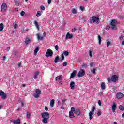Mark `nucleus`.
I'll return each mask as SVG.
<instances>
[{"label":"nucleus","instance_id":"obj_33","mask_svg":"<svg viewBox=\"0 0 124 124\" xmlns=\"http://www.w3.org/2000/svg\"><path fill=\"white\" fill-rule=\"evenodd\" d=\"M95 70H96L95 68L91 69V72L93 74H95Z\"/></svg>","mask_w":124,"mask_h":124},{"label":"nucleus","instance_id":"obj_11","mask_svg":"<svg viewBox=\"0 0 124 124\" xmlns=\"http://www.w3.org/2000/svg\"><path fill=\"white\" fill-rule=\"evenodd\" d=\"M73 37V34L69 33V32H68L66 35L65 39H71Z\"/></svg>","mask_w":124,"mask_h":124},{"label":"nucleus","instance_id":"obj_52","mask_svg":"<svg viewBox=\"0 0 124 124\" xmlns=\"http://www.w3.org/2000/svg\"><path fill=\"white\" fill-rule=\"evenodd\" d=\"M47 3L48 4H50V3H52V0H47Z\"/></svg>","mask_w":124,"mask_h":124},{"label":"nucleus","instance_id":"obj_15","mask_svg":"<svg viewBox=\"0 0 124 124\" xmlns=\"http://www.w3.org/2000/svg\"><path fill=\"white\" fill-rule=\"evenodd\" d=\"M62 76L60 75L59 76L56 77V81L57 82H60V81H62Z\"/></svg>","mask_w":124,"mask_h":124},{"label":"nucleus","instance_id":"obj_7","mask_svg":"<svg viewBox=\"0 0 124 124\" xmlns=\"http://www.w3.org/2000/svg\"><path fill=\"white\" fill-rule=\"evenodd\" d=\"M0 96H1L2 99H5L7 95L2 90H0Z\"/></svg>","mask_w":124,"mask_h":124},{"label":"nucleus","instance_id":"obj_25","mask_svg":"<svg viewBox=\"0 0 124 124\" xmlns=\"http://www.w3.org/2000/svg\"><path fill=\"white\" fill-rule=\"evenodd\" d=\"M89 116L90 120H93V112L90 111L89 113Z\"/></svg>","mask_w":124,"mask_h":124},{"label":"nucleus","instance_id":"obj_27","mask_svg":"<svg viewBox=\"0 0 124 124\" xmlns=\"http://www.w3.org/2000/svg\"><path fill=\"white\" fill-rule=\"evenodd\" d=\"M116 109H117V106L116 103H114L112 107V110H116Z\"/></svg>","mask_w":124,"mask_h":124},{"label":"nucleus","instance_id":"obj_19","mask_svg":"<svg viewBox=\"0 0 124 124\" xmlns=\"http://www.w3.org/2000/svg\"><path fill=\"white\" fill-rule=\"evenodd\" d=\"M21 123L20 119L15 120L14 121V124H20Z\"/></svg>","mask_w":124,"mask_h":124},{"label":"nucleus","instance_id":"obj_56","mask_svg":"<svg viewBox=\"0 0 124 124\" xmlns=\"http://www.w3.org/2000/svg\"><path fill=\"white\" fill-rule=\"evenodd\" d=\"M98 105H99V106H101V101H100V100H99L98 101Z\"/></svg>","mask_w":124,"mask_h":124},{"label":"nucleus","instance_id":"obj_50","mask_svg":"<svg viewBox=\"0 0 124 124\" xmlns=\"http://www.w3.org/2000/svg\"><path fill=\"white\" fill-rule=\"evenodd\" d=\"M67 65V62H64L63 63V66H66Z\"/></svg>","mask_w":124,"mask_h":124},{"label":"nucleus","instance_id":"obj_32","mask_svg":"<svg viewBox=\"0 0 124 124\" xmlns=\"http://www.w3.org/2000/svg\"><path fill=\"white\" fill-rule=\"evenodd\" d=\"M72 13H73V14H76V13H77V11H76V9H75V8H73L72 9Z\"/></svg>","mask_w":124,"mask_h":124},{"label":"nucleus","instance_id":"obj_42","mask_svg":"<svg viewBox=\"0 0 124 124\" xmlns=\"http://www.w3.org/2000/svg\"><path fill=\"white\" fill-rule=\"evenodd\" d=\"M101 115V111L100 110H98L97 113V116H99Z\"/></svg>","mask_w":124,"mask_h":124},{"label":"nucleus","instance_id":"obj_48","mask_svg":"<svg viewBox=\"0 0 124 124\" xmlns=\"http://www.w3.org/2000/svg\"><path fill=\"white\" fill-rule=\"evenodd\" d=\"M61 61H63V60H64V56L63 55V54H62L61 55Z\"/></svg>","mask_w":124,"mask_h":124},{"label":"nucleus","instance_id":"obj_59","mask_svg":"<svg viewBox=\"0 0 124 124\" xmlns=\"http://www.w3.org/2000/svg\"><path fill=\"white\" fill-rule=\"evenodd\" d=\"M21 106L22 107H24V106H25V104H24V103L22 102H21Z\"/></svg>","mask_w":124,"mask_h":124},{"label":"nucleus","instance_id":"obj_58","mask_svg":"<svg viewBox=\"0 0 124 124\" xmlns=\"http://www.w3.org/2000/svg\"><path fill=\"white\" fill-rule=\"evenodd\" d=\"M80 10H81L82 11H83V10H84V7H83V6H80Z\"/></svg>","mask_w":124,"mask_h":124},{"label":"nucleus","instance_id":"obj_8","mask_svg":"<svg viewBox=\"0 0 124 124\" xmlns=\"http://www.w3.org/2000/svg\"><path fill=\"white\" fill-rule=\"evenodd\" d=\"M52 56H53V51L52 50L48 49L46 53V57L49 58V57H52Z\"/></svg>","mask_w":124,"mask_h":124},{"label":"nucleus","instance_id":"obj_44","mask_svg":"<svg viewBox=\"0 0 124 124\" xmlns=\"http://www.w3.org/2000/svg\"><path fill=\"white\" fill-rule=\"evenodd\" d=\"M13 55H14V56L17 55V51L16 50H14L13 51V53H12Z\"/></svg>","mask_w":124,"mask_h":124},{"label":"nucleus","instance_id":"obj_31","mask_svg":"<svg viewBox=\"0 0 124 124\" xmlns=\"http://www.w3.org/2000/svg\"><path fill=\"white\" fill-rule=\"evenodd\" d=\"M87 66H88V65H87V64L84 63L82 64L81 68H84V69H86V68H87Z\"/></svg>","mask_w":124,"mask_h":124},{"label":"nucleus","instance_id":"obj_23","mask_svg":"<svg viewBox=\"0 0 124 124\" xmlns=\"http://www.w3.org/2000/svg\"><path fill=\"white\" fill-rule=\"evenodd\" d=\"M38 51H39V48L37 47L34 51V55H35V56H36V54H37V52H38Z\"/></svg>","mask_w":124,"mask_h":124},{"label":"nucleus","instance_id":"obj_36","mask_svg":"<svg viewBox=\"0 0 124 124\" xmlns=\"http://www.w3.org/2000/svg\"><path fill=\"white\" fill-rule=\"evenodd\" d=\"M111 45V42L109 41H107V47H109Z\"/></svg>","mask_w":124,"mask_h":124},{"label":"nucleus","instance_id":"obj_41","mask_svg":"<svg viewBox=\"0 0 124 124\" xmlns=\"http://www.w3.org/2000/svg\"><path fill=\"white\" fill-rule=\"evenodd\" d=\"M92 53H93V51H92V50H89V56L90 57H91V58L93 57V55L92 54Z\"/></svg>","mask_w":124,"mask_h":124},{"label":"nucleus","instance_id":"obj_21","mask_svg":"<svg viewBox=\"0 0 124 124\" xmlns=\"http://www.w3.org/2000/svg\"><path fill=\"white\" fill-rule=\"evenodd\" d=\"M3 29H4V26L3 25V24H0V31H3Z\"/></svg>","mask_w":124,"mask_h":124},{"label":"nucleus","instance_id":"obj_54","mask_svg":"<svg viewBox=\"0 0 124 124\" xmlns=\"http://www.w3.org/2000/svg\"><path fill=\"white\" fill-rule=\"evenodd\" d=\"M66 101V99L62 100V104H63L64 103H65Z\"/></svg>","mask_w":124,"mask_h":124},{"label":"nucleus","instance_id":"obj_20","mask_svg":"<svg viewBox=\"0 0 124 124\" xmlns=\"http://www.w3.org/2000/svg\"><path fill=\"white\" fill-rule=\"evenodd\" d=\"M54 104H55V100L54 99L51 100L50 102V105L51 107H54Z\"/></svg>","mask_w":124,"mask_h":124},{"label":"nucleus","instance_id":"obj_43","mask_svg":"<svg viewBox=\"0 0 124 124\" xmlns=\"http://www.w3.org/2000/svg\"><path fill=\"white\" fill-rule=\"evenodd\" d=\"M95 63L94 62H91L90 64V67H93V66H94V65H95Z\"/></svg>","mask_w":124,"mask_h":124},{"label":"nucleus","instance_id":"obj_17","mask_svg":"<svg viewBox=\"0 0 124 124\" xmlns=\"http://www.w3.org/2000/svg\"><path fill=\"white\" fill-rule=\"evenodd\" d=\"M38 75H39V72L38 71L35 72L34 74V78L35 79H37V77H38Z\"/></svg>","mask_w":124,"mask_h":124},{"label":"nucleus","instance_id":"obj_64","mask_svg":"<svg viewBox=\"0 0 124 124\" xmlns=\"http://www.w3.org/2000/svg\"><path fill=\"white\" fill-rule=\"evenodd\" d=\"M122 118H124V112L123 113V114L122 115Z\"/></svg>","mask_w":124,"mask_h":124},{"label":"nucleus","instance_id":"obj_6","mask_svg":"<svg viewBox=\"0 0 124 124\" xmlns=\"http://www.w3.org/2000/svg\"><path fill=\"white\" fill-rule=\"evenodd\" d=\"M35 92L36 94H34L33 96L35 98H38V97H39V94L41 93V91L40 90L37 89H36Z\"/></svg>","mask_w":124,"mask_h":124},{"label":"nucleus","instance_id":"obj_63","mask_svg":"<svg viewBox=\"0 0 124 124\" xmlns=\"http://www.w3.org/2000/svg\"><path fill=\"white\" fill-rule=\"evenodd\" d=\"M122 45H124V41H122Z\"/></svg>","mask_w":124,"mask_h":124},{"label":"nucleus","instance_id":"obj_46","mask_svg":"<svg viewBox=\"0 0 124 124\" xmlns=\"http://www.w3.org/2000/svg\"><path fill=\"white\" fill-rule=\"evenodd\" d=\"M55 50H56V51H59V46L56 45V46H55Z\"/></svg>","mask_w":124,"mask_h":124},{"label":"nucleus","instance_id":"obj_26","mask_svg":"<svg viewBox=\"0 0 124 124\" xmlns=\"http://www.w3.org/2000/svg\"><path fill=\"white\" fill-rule=\"evenodd\" d=\"M105 83L102 82L101 84V89H102V90H105Z\"/></svg>","mask_w":124,"mask_h":124},{"label":"nucleus","instance_id":"obj_2","mask_svg":"<svg viewBox=\"0 0 124 124\" xmlns=\"http://www.w3.org/2000/svg\"><path fill=\"white\" fill-rule=\"evenodd\" d=\"M118 79H119V77L116 75H113L111 76V78H108V83H111V82L116 83L118 81Z\"/></svg>","mask_w":124,"mask_h":124},{"label":"nucleus","instance_id":"obj_38","mask_svg":"<svg viewBox=\"0 0 124 124\" xmlns=\"http://www.w3.org/2000/svg\"><path fill=\"white\" fill-rule=\"evenodd\" d=\"M119 109L121 110V111H124V108L123 106L120 105L119 106Z\"/></svg>","mask_w":124,"mask_h":124},{"label":"nucleus","instance_id":"obj_4","mask_svg":"<svg viewBox=\"0 0 124 124\" xmlns=\"http://www.w3.org/2000/svg\"><path fill=\"white\" fill-rule=\"evenodd\" d=\"M85 70L80 69L78 74V78L83 77V76H85Z\"/></svg>","mask_w":124,"mask_h":124},{"label":"nucleus","instance_id":"obj_22","mask_svg":"<svg viewBox=\"0 0 124 124\" xmlns=\"http://www.w3.org/2000/svg\"><path fill=\"white\" fill-rule=\"evenodd\" d=\"M75 77V71H74L71 74V76L70 77V79H72V78H74V77Z\"/></svg>","mask_w":124,"mask_h":124},{"label":"nucleus","instance_id":"obj_24","mask_svg":"<svg viewBox=\"0 0 124 124\" xmlns=\"http://www.w3.org/2000/svg\"><path fill=\"white\" fill-rule=\"evenodd\" d=\"M60 60V57L59 56H57L54 60V62L55 63H58V61Z\"/></svg>","mask_w":124,"mask_h":124},{"label":"nucleus","instance_id":"obj_39","mask_svg":"<svg viewBox=\"0 0 124 124\" xmlns=\"http://www.w3.org/2000/svg\"><path fill=\"white\" fill-rule=\"evenodd\" d=\"M95 110V107L93 106V107H92V111L90 112H92V113H93V112H94Z\"/></svg>","mask_w":124,"mask_h":124},{"label":"nucleus","instance_id":"obj_37","mask_svg":"<svg viewBox=\"0 0 124 124\" xmlns=\"http://www.w3.org/2000/svg\"><path fill=\"white\" fill-rule=\"evenodd\" d=\"M27 119H31V113L27 112Z\"/></svg>","mask_w":124,"mask_h":124},{"label":"nucleus","instance_id":"obj_16","mask_svg":"<svg viewBox=\"0 0 124 124\" xmlns=\"http://www.w3.org/2000/svg\"><path fill=\"white\" fill-rule=\"evenodd\" d=\"M69 118L70 119H72V118H74V113L72 111H70L69 112Z\"/></svg>","mask_w":124,"mask_h":124},{"label":"nucleus","instance_id":"obj_60","mask_svg":"<svg viewBox=\"0 0 124 124\" xmlns=\"http://www.w3.org/2000/svg\"><path fill=\"white\" fill-rule=\"evenodd\" d=\"M15 10L16 11H19V8H16L15 9Z\"/></svg>","mask_w":124,"mask_h":124},{"label":"nucleus","instance_id":"obj_1","mask_svg":"<svg viewBox=\"0 0 124 124\" xmlns=\"http://www.w3.org/2000/svg\"><path fill=\"white\" fill-rule=\"evenodd\" d=\"M41 116L42 118V123L43 124H48V120L50 119V113L47 112H45L41 113Z\"/></svg>","mask_w":124,"mask_h":124},{"label":"nucleus","instance_id":"obj_13","mask_svg":"<svg viewBox=\"0 0 124 124\" xmlns=\"http://www.w3.org/2000/svg\"><path fill=\"white\" fill-rule=\"evenodd\" d=\"M70 86L72 90H74L75 88V82H74V81H71L70 84Z\"/></svg>","mask_w":124,"mask_h":124},{"label":"nucleus","instance_id":"obj_3","mask_svg":"<svg viewBox=\"0 0 124 124\" xmlns=\"http://www.w3.org/2000/svg\"><path fill=\"white\" fill-rule=\"evenodd\" d=\"M116 24H117V20L113 19L111 20L110 25L111 26L112 30H116L117 26H116Z\"/></svg>","mask_w":124,"mask_h":124},{"label":"nucleus","instance_id":"obj_5","mask_svg":"<svg viewBox=\"0 0 124 124\" xmlns=\"http://www.w3.org/2000/svg\"><path fill=\"white\" fill-rule=\"evenodd\" d=\"M92 20L93 23H95V24H99V18L95 17V16H93L92 17Z\"/></svg>","mask_w":124,"mask_h":124},{"label":"nucleus","instance_id":"obj_35","mask_svg":"<svg viewBox=\"0 0 124 124\" xmlns=\"http://www.w3.org/2000/svg\"><path fill=\"white\" fill-rule=\"evenodd\" d=\"M63 54L64 56H67L68 55H69V52H68L67 51H64Z\"/></svg>","mask_w":124,"mask_h":124},{"label":"nucleus","instance_id":"obj_47","mask_svg":"<svg viewBox=\"0 0 124 124\" xmlns=\"http://www.w3.org/2000/svg\"><path fill=\"white\" fill-rule=\"evenodd\" d=\"M40 8L42 10H45V7L43 5H41Z\"/></svg>","mask_w":124,"mask_h":124},{"label":"nucleus","instance_id":"obj_45","mask_svg":"<svg viewBox=\"0 0 124 124\" xmlns=\"http://www.w3.org/2000/svg\"><path fill=\"white\" fill-rule=\"evenodd\" d=\"M71 111H72L73 112H75V108H74V107H72L71 108Z\"/></svg>","mask_w":124,"mask_h":124},{"label":"nucleus","instance_id":"obj_51","mask_svg":"<svg viewBox=\"0 0 124 124\" xmlns=\"http://www.w3.org/2000/svg\"><path fill=\"white\" fill-rule=\"evenodd\" d=\"M111 27H110V26H107L106 27V30H107L108 31H109V30H110V28Z\"/></svg>","mask_w":124,"mask_h":124},{"label":"nucleus","instance_id":"obj_10","mask_svg":"<svg viewBox=\"0 0 124 124\" xmlns=\"http://www.w3.org/2000/svg\"><path fill=\"white\" fill-rule=\"evenodd\" d=\"M124 97V94L121 92H118L116 94V98L118 99H121V98H123Z\"/></svg>","mask_w":124,"mask_h":124},{"label":"nucleus","instance_id":"obj_30","mask_svg":"<svg viewBox=\"0 0 124 124\" xmlns=\"http://www.w3.org/2000/svg\"><path fill=\"white\" fill-rule=\"evenodd\" d=\"M98 39L99 40V45H100L101 44V36L100 35H98Z\"/></svg>","mask_w":124,"mask_h":124},{"label":"nucleus","instance_id":"obj_62","mask_svg":"<svg viewBox=\"0 0 124 124\" xmlns=\"http://www.w3.org/2000/svg\"><path fill=\"white\" fill-rule=\"evenodd\" d=\"M43 35H44V37H45V36H46V32H44L43 33Z\"/></svg>","mask_w":124,"mask_h":124},{"label":"nucleus","instance_id":"obj_57","mask_svg":"<svg viewBox=\"0 0 124 124\" xmlns=\"http://www.w3.org/2000/svg\"><path fill=\"white\" fill-rule=\"evenodd\" d=\"M76 28H74V29H73L72 30V32H75V31H76Z\"/></svg>","mask_w":124,"mask_h":124},{"label":"nucleus","instance_id":"obj_18","mask_svg":"<svg viewBox=\"0 0 124 124\" xmlns=\"http://www.w3.org/2000/svg\"><path fill=\"white\" fill-rule=\"evenodd\" d=\"M25 44L26 45H28L31 42V39L29 37H27L25 40Z\"/></svg>","mask_w":124,"mask_h":124},{"label":"nucleus","instance_id":"obj_28","mask_svg":"<svg viewBox=\"0 0 124 124\" xmlns=\"http://www.w3.org/2000/svg\"><path fill=\"white\" fill-rule=\"evenodd\" d=\"M37 38L38 40H43V37H40V34H37Z\"/></svg>","mask_w":124,"mask_h":124},{"label":"nucleus","instance_id":"obj_40","mask_svg":"<svg viewBox=\"0 0 124 124\" xmlns=\"http://www.w3.org/2000/svg\"><path fill=\"white\" fill-rule=\"evenodd\" d=\"M124 40V38L123 36H119V41L121 42V41H123Z\"/></svg>","mask_w":124,"mask_h":124},{"label":"nucleus","instance_id":"obj_34","mask_svg":"<svg viewBox=\"0 0 124 124\" xmlns=\"http://www.w3.org/2000/svg\"><path fill=\"white\" fill-rule=\"evenodd\" d=\"M18 27V25L17 24V23L14 22L13 23V28L14 29H16V28H17Z\"/></svg>","mask_w":124,"mask_h":124},{"label":"nucleus","instance_id":"obj_53","mask_svg":"<svg viewBox=\"0 0 124 124\" xmlns=\"http://www.w3.org/2000/svg\"><path fill=\"white\" fill-rule=\"evenodd\" d=\"M45 111H48V110H49V108H48V107L46 106L45 107Z\"/></svg>","mask_w":124,"mask_h":124},{"label":"nucleus","instance_id":"obj_49","mask_svg":"<svg viewBox=\"0 0 124 124\" xmlns=\"http://www.w3.org/2000/svg\"><path fill=\"white\" fill-rule=\"evenodd\" d=\"M20 15L21 16H24L25 15V12L21 11V13H20Z\"/></svg>","mask_w":124,"mask_h":124},{"label":"nucleus","instance_id":"obj_55","mask_svg":"<svg viewBox=\"0 0 124 124\" xmlns=\"http://www.w3.org/2000/svg\"><path fill=\"white\" fill-rule=\"evenodd\" d=\"M9 50H10V47L8 46L6 49L7 52H9Z\"/></svg>","mask_w":124,"mask_h":124},{"label":"nucleus","instance_id":"obj_14","mask_svg":"<svg viewBox=\"0 0 124 124\" xmlns=\"http://www.w3.org/2000/svg\"><path fill=\"white\" fill-rule=\"evenodd\" d=\"M34 24L38 31H39V25L38 24V22L36 21V20H34Z\"/></svg>","mask_w":124,"mask_h":124},{"label":"nucleus","instance_id":"obj_29","mask_svg":"<svg viewBox=\"0 0 124 124\" xmlns=\"http://www.w3.org/2000/svg\"><path fill=\"white\" fill-rule=\"evenodd\" d=\"M36 17H37L38 18V17H40V16H41V12H40V11H38L37 12V14H36Z\"/></svg>","mask_w":124,"mask_h":124},{"label":"nucleus","instance_id":"obj_12","mask_svg":"<svg viewBox=\"0 0 124 124\" xmlns=\"http://www.w3.org/2000/svg\"><path fill=\"white\" fill-rule=\"evenodd\" d=\"M74 113L76 114L77 116H80L81 112H80V109L78 108H77L75 109Z\"/></svg>","mask_w":124,"mask_h":124},{"label":"nucleus","instance_id":"obj_61","mask_svg":"<svg viewBox=\"0 0 124 124\" xmlns=\"http://www.w3.org/2000/svg\"><path fill=\"white\" fill-rule=\"evenodd\" d=\"M58 104L59 106L61 105V101H58Z\"/></svg>","mask_w":124,"mask_h":124},{"label":"nucleus","instance_id":"obj_9","mask_svg":"<svg viewBox=\"0 0 124 124\" xmlns=\"http://www.w3.org/2000/svg\"><path fill=\"white\" fill-rule=\"evenodd\" d=\"M1 11L2 12H5L6 11V9L7 8V5L6 3H3L1 6Z\"/></svg>","mask_w":124,"mask_h":124}]
</instances>
